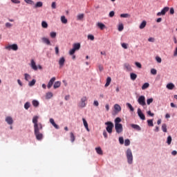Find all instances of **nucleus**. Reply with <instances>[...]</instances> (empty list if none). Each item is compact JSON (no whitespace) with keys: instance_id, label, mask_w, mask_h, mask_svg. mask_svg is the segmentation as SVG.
<instances>
[{"instance_id":"obj_39","label":"nucleus","mask_w":177,"mask_h":177,"mask_svg":"<svg viewBox=\"0 0 177 177\" xmlns=\"http://www.w3.org/2000/svg\"><path fill=\"white\" fill-rule=\"evenodd\" d=\"M147 124L149 127H154V124L153 123V120H148Z\"/></svg>"},{"instance_id":"obj_14","label":"nucleus","mask_w":177,"mask_h":177,"mask_svg":"<svg viewBox=\"0 0 177 177\" xmlns=\"http://www.w3.org/2000/svg\"><path fill=\"white\" fill-rule=\"evenodd\" d=\"M66 62V59L64 57H62L59 60V64L60 67H63L64 66V63Z\"/></svg>"},{"instance_id":"obj_30","label":"nucleus","mask_w":177,"mask_h":177,"mask_svg":"<svg viewBox=\"0 0 177 177\" xmlns=\"http://www.w3.org/2000/svg\"><path fill=\"white\" fill-rule=\"evenodd\" d=\"M32 105L34 106V107H38V106H39V102L37 100H34L32 102Z\"/></svg>"},{"instance_id":"obj_22","label":"nucleus","mask_w":177,"mask_h":177,"mask_svg":"<svg viewBox=\"0 0 177 177\" xmlns=\"http://www.w3.org/2000/svg\"><path fill=\"white\" fill-rule=\"evenodd\" d=\"M73 48L76 50H80V48H81V44L80 43H75L73 44Z\"/></svg>"},{"instance_id":"obj_64","label":"nucleus","mask_w":177,"mask_h":177,"mask_svg":"<svg viewBox=\"0 0 177 177\" xmlns=\"http://www.w3.org/2000/svg\"><path fill=\"white\" fill-rule=\"evenodd\" d=\"M148 41H149V42H154V38H153V37H149V38L148 39Z\"/></svg>"},{"instance_id":"obj_28","label":"nucleus","mask_w":177,"mask_h":177,"mask_svg":"<svg viewBox=\"0 0 177 177\" xmlns=\"http://www.w3.org/2000/svg\"><path fill=\"white\" fill-rule=\"evenodd\" d=\"M84 125L87 131H89V127H88V122H86V120L85 118L82 119Z\"/></svg>"},{"instance_id":"obj_46","label":"nucleus","mask_w":177,"mask_h":177,"mask_svg":"<svg viewBox=\"0 0 177 177\" xmlns=\"http://www.w3.org/2000/svg\"><path fill=\"white\" fill-rule=\"evenodd\" d=\"M76 50H77L76 49L73 48L71 50H70L69 55H71V56H73V55H74V53H75Z\"/></svg>"},{"instance_id":"obj_29","label":"nucleus","mask_w":177,"mask_h":177,"mask_svg":"<svg viewBox=\"0 0 177 177\" xmlns=\"http://www.w3.org/2000/svg\"><path fill=\"white\" fill-rule=\"evenodd\" d=\"M121 119L120 118H116L115 119V125H120V124H121V123H120V122H121Z\"/></svg>"},{"instance_id":"obj_9","label":"nucleus","mask_w":177,"mask_h":177,"mask_svg":"<svg viewBox=\"0 0 177 177\" xmlns=\"http://www.w3.org/2000/svg\"><path fill=\"white\" fill-rule=\"evenodd\" d=\"M55 81H56V77H52L50 81L48 82V84L47 85V88L48 89H50V88H52V86H53V82H55Z\"/></svg>"},{"instance_id":"obj_58","label":"nucleus","mask_w":177,"mask_h":177,"mask_svg":"<svg viewBox=\"0 0 177 177\" xmlns=\"http://www.w3.org/2000/svg\"><path fill=\"white\" fill-rule=\"evenodd\" d=\"M148 115H150V117H154V113H151V111H147Z\"/></svg>"},{"instance_id":"obj_15","label":"nucleus","mask_w":177,"mask_h":177,"mask_svg":"<svg viewBox=\"0 0 177 177\" xmlns=\"http://www.w3.org/2000/svg\"><path fill=\"white\" fill-rule=\"evenodd\" d=\"M131 128H133V129H136V131H142V128L140 127L139 125L138 124H131Z\"/></svg>"},{"instance_id":"obj_63","label":"nucleus","mask_w":177,"mask_h":177,"mask_svg":"<svg viewBox=\"0 0 177 177\" xmlns=\"http://www.w3.org/2000/svg\"><path fill=\"white\" fill-rule=\"evenodd\" d=\"M103 136L105 138V139H107V132H106V131H103Z\"/></svg>"},{"instance_id":"obj_41","label":"nucleus","mask_w":177,"mask_h":177,"mask_svg":"<svg viewBox=\"0 0 177 177\" xmlns=\"http://www.w3.org/2000/svg\"><path fill=\"white\" fill-rule=\"evenodd\" d=\"M75 140V136H74V133H71V142H74Z\"/></svg>"},{"instance_id":"obj_25","label":"nucleus","mask_w":177,"mask_h":177,"mask_svg":"<svg viewBox=\"0 0 177 177\" xmlns=\"http://www.w3.org/2000/svg\"><path fill=\"white\" fill-rule=\"evenodd\" d=\"M111 83V77H108L106 79V82L105 84V88H107V86H109V85H110Z\"/></svg>"},{"instance_id":"obj_1","label":"nucleus","mask_w":177,"mask_h":177,"mask_svg":"<svg viewBox=\"0 0 177 177\" xmlns=\"http://www.w3.org/2000/svg\"><path fill=\"white\" fill-rule=\"evenodd\" d=\"M38 116H34L32 118V123L34 124V132L35 136H36L37 140H41L44 139V134L39 132L42 129V124L38 123Z\"/></svg>"},{"instance_id":"obj_37","label":"nucleus","mask_w":177,"mask_h":177,"mask_svg":"<svg viewBox=\"0 0 177 177\" xmlns=\"http://www.w3.org/2000/svg\"><path fill=\"white\" fill-rule=\"evenodd\" d=\"M36 82H37V80L33 79L31 82H29V86H34Z\"/></svg>"},{"instance_id":"obj_57","label":"nucleus","mask_w":177,"mask_h":177,"mask_svg":"<svg viewBox=\"0 0 177 177\" xmlns=\"http://www.w3.org/2000/svg\"><path fill=\"white\" fill-rule=\"evenodd\" d=\"M156 62H158V63H161V62H162L161 57H156Z\"/></svg>"},{"instance_id":"obj_36","label":"nucleus","mask_w":177,"mask_h":177,"mask_svg":"<svg viewBox=\"0 0 177 177\" xmlns=\"http://www.w3.org/2000/svg\"><path fill=\"white\" fill-rule=\"evenodd\" d=\"M171 142H172V137L171 136H169L167 140V145H171Z\"/></svg>"},{"instance_id":"obj_32","label":"nucleus","mask_w":177,"mask_h":177,"mask_svg":"<svg viewBox=\"0 0 177 177\" xmlns=\"http://www.w3.org/2000/svg\"><path fill=\"white\" fill-rule=\"evenodd\" d=\"M149 86H150V84L149 83H145L142 86V89L145 91V89H147Z\"/></svg>"},{"instance_id":"obj_44","label":"nucleus","mask_w":177,"mask_h":177,"mask_svg":"<svg viewBox=\"0 0 177 177\" xmlns=\"http://www.w3.org/2000/svg\"><path fill=\"white\" fill-rule=\"evenodd\" d=\"M30 102H26L25 104H24V109L26 110H28L30 109Z\"/></svg>"},{"instance_id":"obj_10","label":"nucleus","mask_w":177,"mask_h":177,"mask_svg":"<svg viewBox=\"0 0 177 177\" xmlns=\"http://www.w3.org/2000/svg\"><path fill=\"white\" fill-rule=\"evenodd\" d=\"M138 117H140V118L142 120H146V116H145V114H143V113L142 112V110H140V109H138Z\"/></svg>"},{"instance_id":"obj_62","label":"nucleus","mask_w":177,"mask_h":177,"mask_svg":"<svg viewBox=\"0 0 177 177\" xmlns=\"http://www.w3.org/2000/svg\"><path fill=\"white\" fill-rule=\"evenodd\" d=\"M11 2L13 3H20V1L19 0H11Z\"/></svg>"},{"instance_id":"obj_18","label":"nucleus","mask_w":177,"mask_h":177,"mask_svg":"<svg viewBox=\"0 0 177 177\" xmlns=\"http://www.w3.org/2000/svg\"><path fill=\"white\" fill-rule=\"evenodd\" d=\"M43 5L44 3H42V1H38L35 5L34 8L35 9H37V8H42Z\"/></svg>"},{"instance_id":"obj_52","label":"nucleus","mask_w":177,"mask_h":177,"mask_svg":"<svg viewBox=\"0 0 177 177\" xmlns=\"http://www.w3.org/2000/svg\"><path fill=\"white\" fill-rule=\"evenodd\" d=\"M119 142L120 145H124V138L120 137L119 138Z\"/></svg>"},{"instance_id":"obj_51","label":"nucleus","mask_w":177,"mask_h":177,"mask_svg":"<svg viewBox=\"0 0 177 177\" xmlns=\"http://www.w3.org/2000/svg\"><path fill=\"white\" fill-rule=\"evenodd\" d=\"M151 73L153 75H156L157 74V70L154 69V68H152L151 69Z\"/></svg>"},{"instance_id":"obj_53","label":"nucleus","mask_w":177,"mask_h":177,"mask_svg":"<svg viewBox=\"0 0 177 177\" xmlns=\"http://www.w3.org/2000/svg\"><path fill=\"white\" fill-rule=\"evenodd\" d=\"M12 24H10V23H9V22H7V23H6V27L7 28H12Z\"/></svg>"},{"instance_id":"obj_40","label":"nucleus","mask_w":177,"mask_h":177,"mask_svg":"<svg viewBox=\"0 0 177 177\" xmlns=\"http://www.w3.org/2000/svg\"><path fill=\"white\" fill-rule=\"evenodd\" d=\"M120 17H123V18L127 19L128 17H131V15H129V14H121Z\"/></svg>"},{"instance_id":"obj_34","label":"nucleus","mask_w":177,"mask_h":177,"mask_svg":"<svg viewBox=\"0 0 177 177\" xmlns=\"http://www.w3.org/2000/svg\"><path fill=\"white\" fill-rule=\"evenodd\" d=\"M127 106L130 109V111H134L135 109H133V106L130 103H127Z\"/></svg>"},{"instance_id":"obj_45","label":"nucleus","mask_w":177,"mask_h":177,"mask_svg":"<svg viewBox=\"0 0 177 177\" xmlns=\"http://www.w3.org/2000/svg\"><path fill=\"white\" fill-rule=\"evenodd\" d=\"M131 145V141L129 139H126L124 140V146H129Z\"/></svg>"},{"instance_id":"obj_5","label":"nucleus","mask_w":177,"mask_h":177,"mask_svg":"<svg viewBox=\"0 0 177 177\" xmlns=\"http://www.w3.org/2000/svg\"><path fill=\"white\" fill-rule=\"evenodd\" d=\"M6 49H7V50H17V49H19V46H17V44H12L6 46Z\"/></svg>"},{"instance_id":"obj_24","label":"nucleus","mask_w":177,"mask_h":177,"mask_svg":"<svg viewBox=\"0 0 177 177\" xmlns=\"http://www.w3.org/2000/svg\"><path fill=\"white\" fill-rule=\"evenodd\" d=\"M114 109L115 110V111H117L118 113H120V111H121V106L119 104H115L114 105Z\"/></svg>"},{"instance_id":"obj_43","label":"nucleus","mask_w":177,"mask_h":177,"mask_svg":"<svg viewBox=\"0 0 177 177\" xmlns=\"http://www.w3.org/2000/svg\"><path fill=\"white\" fill-rule=\"evenodd\" d=\"M84 19V14H80L77 16V20H82Z\"/></svg>"},{"instance_id":"obj_12","label":"nucleus","mask_w":177,"mask_h":177,"mask_svg":"<svg viewBox=\"0 0 177 177\" xmlns=\"http://www.w3.org/2000/svg\"><path fill=\"white\" fill-rule=\"evenodd\" d=\"M124 68L126 71H132V67L129 63L124 64Z\"/></svg>"},{"instance_id":"obj_6","label":"nucleus","mask_w":177,"mask_h":177,"mask_svg":"<svg viewBox=\"0 0 177 177\" xmlns=\"http://www.w3.org/2000/svg\"><path fill=\"white\" fill-rule=\"evenodd\" d=\"M115 129L118 133H121V132H122V131H124V129L122 127V124H115Z\"/></svg>"},{"instance_id":"obj_13","label":"nucleus","mask_w":177,"mask_h":177,"mask_svg":"<svg viewBox=\"0 0 177 177\" xmlns=\"http://www.w3.org/2000/svg\"><path fill=\"white\" fill-rule=\"evenodd\" d=\"M41 41L44 44H46V45H49V46L51 45L50 40H49V39H48L47 37H42Z\"/></svg>"},{"instance_id":"obj_17","label":"nucleus","mask_w":177,"mask_h":177,"mask_svg":"<svg viewBox=\"0 0 177 177\" xmlns=\"http://www.w3.org/2000/svg\"><path fill=\"white\" fill-rule=\"evenodd\" d=\"M6 121L9 125H12V124H13V119L10 116L6 118Z\"/></svg>"},{"instance_id":"obj_2","label":"nucleus","mask_w":177,"mask_h":177,"mask_svg":"<svg viewBox=\"0 0 177 177\" xmlns=\"http://www.w3.org/2000/svg\"><path fill=\"white\" fill-rule=\"evenodd\" d=\"M126 156L128 164H132L133 162V155H132V150L131 149H127Z\"/></svg>"},{"instance_id":"obj_26","label":"nucleus","mask_w":177,"mask_h":177,"mask_svg":"<svg viewBox=\"0 0 177 177\" xmlns=\"http://www.w3.org/2000/svg\"><path fill=\"white\" fill-rule=\"evenodd\" d=\"M95 150H96L97 154H100V156H103V151L102 150V148L97 147V148H95Z\"/></svg>"},{"instance_id":"obj_47","label":"nucleus","mask_w":177,"mask_h":177,"mask_svg":"<svg viewBox=\"0 0 177 177\" xmlns=\"http://www.w3.org/2000/svg\"><path fill=\"white\" fill-rule=\"evenodd\" d=\"M28 5H35V3L32 0H24Z\"/></svg>"},{"instance_id":"obj_7","label":"nucleus","mask_w":177,"mask_h":177,"mask_svg":"<svg viewBox=\"0 0 177 177\" xmlns=\"http://www.w3.org/2000/svg\"><path fill=\"white\" fill-rule=\"evenodd\" d=\"M168 10H169V7H165L161 12H159L157 13V16H165V13H167V12H168Z\"/></svg>"},{"instance_id":"obj_42","label":"nucleus","mask_w":177,"mask_h":177,"mask_svg":"<svg viewBox=\"0 0 177 177\" xmlns=\"http://www.w3.org/2000/svg\"><path fill=\"white\" fill-rule=\"evenodd\" d=\"M53 96V94L52 93H47L46 97V99H50Z\"/></svg>"},{"instance_id":"obj_59","label":"nucleus","mask_w":177,"mask_h":177,"mask_svg":"<svg viewBox=\"0 0 177 177\" xmlns=\"http://www.w3.org/2000/svg\"><path fill=\"white\" fill-rule=\"evenodd\" d=\"M136 66L138 67V68H142V64L139 62H136Z\"/></svg>"},{"instance_id":"obj_48","label":"nucleus","mask_w":177,"mask_h":177,"mask_svg":"<svg viewBox=\"0 0 177 177\" xmlns=\"http://www.w3.org/2000/svg\"><path fill=\"white\" fill-rule=\"evenodd\" d=\"M124 30V24H120L118 26V31H122Z\"/></svg>"},{"instance_id":"obj_21","label":"nucleus","mask_w":177,"mask_h":177,"mask_svg":"<svg viewBox=\"0 0 177 177\" xmlns=\"http://www.w3.org/2000/svg\"><path fill=\"white\" fill-rule=\"evenodd\" d=\"M60 85H62V82H60L59 81L55 82L53 85L54 89H57V88H59Z\"/></svg>"},{"instance_id":"obj_19","label":"nucleus","mask_w":177,"mask_h":177,"mask_svg":"<svg viewBox=\"0 0 177 177\" xmlns=\"http://www.w3.org/2000/svg\"><path fill=\"white\" fill-rule=\"evenodd\" d=\"M130 78L132 81H135V80L138 78V75H136V73H130Z\"/></svg>"},{"instance_id":"obj_23","label":"nucleus","mask_w":177,"mask_h":177,"mask_svg":"<svg viewBox=\"0 0 177 177\" xmlns=\"http://www.w3.org/2000/svg\"><path fill=\"white\" fill-rule=\"evenodd\" d=\"M61 21L63 24H67V23H68V20H67V19L66 18L65 16H62L61 17Z\"/></svg>"},{"instance_id":"obj_33","label":"nucleus","mask_w":177,"mask_h":177,"mask_svg":"<svg viewBox=\"0 0 177 177\" xmlns=\"http://www.w3.org/2000/svg\"><path fill=\"white\" fill-rule=\"evenodd\" d=\"M41 27L43 28H48V23H46V21H43L41 22Z\"/></svg>"},{"instance_id":"obj_49","label":"nucleus","mask_w":177,"mask_h":177,"mask_svg":"<svg viewBox=\"0 0 177 177\" xmlns=\"http://www.w3.org/2000/svg\"><path fill=\"white\" fill-rule=\"evenodd\" d=\"M151 103H153V98H149L147 100V104L149 105L151 104Z\"/></svg>"},{"instance_id":"obj_11","label":"nucleus","mask_w":177,"mask_h":177,"mask_svg":"<svg viewBox=\"0 0 177 177\" xmlns=\"http://www.w3.org/2000/svg\"><path fill=\"white\" fill-rule=\"evenodd\" d=\"M30 67L32 68V70H35V71H37V70H38V66H37V64H35V61H34V59L31 60Z\"/></svg>"},{"instance_id":"obj_27","label":"nucleus","mask_w":177,"mask_h":177,"mask_svg":"<svg viewBox=\"0 0 177 177\" xmlns=\"http://www.w3.org/2000/svg\"><path fill=\"white\" fill-rule=\"evenodd\" d=\"M146 24H147V22H146V21H143L141 24L140 25L139 28L140 30H143V28H145V27H146Z\"/></svg>"},{"instance_id":"obj_35","label":"nucleus","mask_w":177,"mask_h":177,"mask_svg":"<svg viewBox=\"0 0 177 177\" xmlns=\"http://www.w3.org/2000/svg\"><path fill=\"white\" fill-rule=\"evenodd\" d=\"M24 77L26 81H30V80H31V76H30V75H28V73H25Z\"/></svg>"},{"instance_id":"obj_56","label":"nucleus","mask_w":177,"mask_h":177,"mask_svg":"<svg viewBox=\"0 0 177 177\" xmlns=\"http://www.w3.org/2000/svg\"><path fill=\"white\" fill-rule=\"evenodd\" d=\"M115 13L114 12V11H111L110 12H109V17H114V15H115Z\"/></svg>"},{"instance_id":"obj_50","label":"nucleus","mask_w":177,"mask_h":177,"mask_svg":"<svg viewBox=\"0 0 177 177\" xmlns=\"http://www.w3.org/2000/svg\"><path fill=\"white\" fill-rule=\"evenodd\" d=\"M50 37H51V38H56V32H51L50 33Z\"/></svg>"},{"instance_id":"obj_16","label":"nucleus","mask_w":177,"mask_h":177,"mask_svg":"<svg viewBox=\"0 0 177 177\" xmlns=\"http://www.w3.org/2000/svg\"><path fill=\"white\" fill-rule=\"evenodd\" d=\"M50 124L54 127V128H55V129H59V125H57V124L55 122V120H53V118H50Z\"/></svg>"},{"instance_id":"obj_55","label":"nucleus","mask_w":177,"mask_h":177,"mask_svg":"<svg viewBox=\"0 0 177 177\" xmlns=\"http://www.w3.org/2000/svg\"><path fill=\"white\" fill-rule=\"evenodd\" d=\"M52 9H56V2H53L51 4Z\"/></svg>"},{"instance_id":"obj_60","label":"nucleus","mask_w":177,"mask_h":177,"mask_svg":"<svg viewBox=\"0 0 177 177\" xmlns=\"http://www.w3.org/2000/svg\"><path fill=\"white\" fill-rule=\"evenodd\" d=\"M98 69L100 71H102L104 70L103 65H99L98 66Z\"/></svg>"},{"instance_id":"obj_3","label":"nucleus","mask_w":177,"mask_h":177,"mask_svg":"<svg viewBox=\"0 0 177 177\" xmlns=\"http://www.w3.org/2000/svg\"><path fill=\"white\" fill-rule=\"evenodd\" d=\"M105 125L107 127H106V131L109 133H113V129L114 128V124L111 122H105Z\"/></svg>"},{"instance_id":"obj_20","label":"nucleus","mask_w":177,"mask_h":177,"mask_svg":"<svg viewBox=\"0 0 177 177\" xmlns=\"http://www.w3.org/2000/svg\"><path fill=\"white\" fill-rule=\"evenodd\" d=\"M97 27H99V28H100V30H104V28H106V25H104V24H102L100 22H98L97 24Z\"/></svg>"},{"instance_id":"obj_61","label":"nucleus","mask_w":177,"mask_h":177,"mask_svg":"<svg viewBox=\"0 0 177 177\" xmlns=\"http://www.w3.org/2000/svg\"><path fill=\"white\" fill-rule=\"evenodd\" d=\"M55 54H56V55H59V47H58V46H56V47L55 48Z\"/></svg>"},{"instance_id":"obj_8","label":"nucleus","mask_w":177,"mask_h":177,"mask_svg":"<svg viewBox=\"0 0 177 177\" xmlns=\"http://www.w3.org/2000/svg\"><path fill=\"white\" fill-rule=\"evenodd\" d=\"M85 102H86V97H83L79 103V107H85V106H86V103H85Z\"/></svg>"},{"instance_id":"obj_31","label":"nucleus","mask_w":177,"mask_h":177,"mask_svg":"<svg viewBox=\"0 0 177 177\" xmlns=\"http://www.w3.org/2000/svg\"><path fill=\"white\" fill-rule=\"evenodd\" d=\"M167 89H173L174 88H175V85L172 83H169L167 85Z\"/></svg>"},{"instance_id":"obj_54","label":"nucleus","mask_w":177,"mask_h":177,"mask_svg":"<svg viewBox=\"0 0 177 177\" xmlns=\"http://www.w3.org/2000/svg\"><path fill=\"white\" fill-rule=\"evenodd\" d=\"M122 47H123L124 49H128V44H127L125 43H122Z\"/></svg>"},{"instance_id":"obj_4","label":"nucleus","mask_w":177,"mask_h":177,"mask_svg":"<svg viewBox=\"0 0 177 177\" xmlns=\"http://www.w3.org/2000/svg\"><path fill=\"white\" fill-rule=\"evenodd\" d=\"M138 102L140 106H146V97L144 95H140L138 99Z\"/></svg>"},{"instance_id":"obj_38","label":"nucleus","mask_w":177,"mask_h":177,"mask_svg":"<svg viewBox=\"0 0 177 177\" xmlns=\"http://www.w3.org/2000/svg\"><path fill=\"white\" fill-rule=\"evenodd\" d=\"M162 131H163L165 132V133L167 132V124H163L162 125Z\"/></svg>"}]
</instances>
